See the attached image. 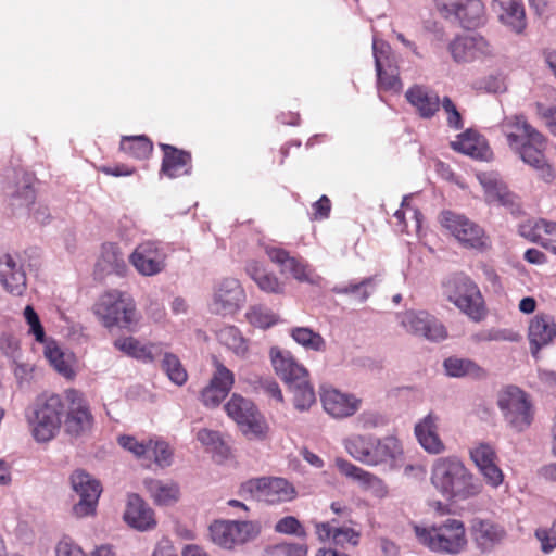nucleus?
<instances>
[{
  "label": "nucleus",
  "instance_id": "60",
  "mask_svg": "<svg viewBox=\"0 0 556 556\" xmlns=\"http://www.w3.org/2000/svg\"><path fill=\"white\" fill-rule=\"evenodd\" d=\"M24 317L29 325V333H31L38 342L45 341V330L35 309L27 305L24 309Z\"/></svg>",
  "mask_w": 556,
  "mask_h": 556
},
{
  "label": "nucleus",
  "instance_id": "31",
  "mask_svg": "<svg viewBox=\"0 0 556 556\" xmlns=\"http://www.w3.org/2000/svg\"><path fill=\"white\" fill-rule=\"evenodd\" d=\"M406 100L416 109L422 118H431L440 109V98L431 89L415 85L405 93Z\"/></svg>",
  "mask_w": 556,
  "mask_h": 556
},
{
  "label": "nucleus",
  "instance_id": "28",
  "mask_svg": "<svg viewBox=\"0 0 556 556\" xmlns=\"http://www.w3.org/2000/svg\"><path fill=\"white\" fill-rule=\"evenodd\" d=\"M124 519L130 527L140 531L152 529L156 523L153 510L137 494L128 495Z\"/></svg>",
  "mask_w": 556,
  "mask_h": 556
},
{
  "label": "nucleus",
  "instance_id": "40",
  "mask_svg": "<svg viewBox=\"0 0 556 556\" xmlns=\"http://www.w3.org/2000/svg\"><path fill=\"white\" fill-rule=\"evenodd\" d=\"M249 384L256 394L264 395L276 403H283V395L277 381L271 377L253 376Z\"/></svg>",
  "mask_w": 556,
  "mask_h": 556
},
{
  "label": "nucleus",
  "instance_id": "10",
  "mask_svg": "<svg viewBox=\"0 0 556 556\" xmlns=\"http://www.w3.org/2000/svg\"><path fill=\"white\" fill-rule=\"evenodd\" d=\"M212 542L225 549H232L254 540L261 533L256 521L215 520L208 527Z\"/></svg>",
  "mask_w": 556,
  "mask_h": 556
},
{
  "label": "nucleus",
  "instance_id": "39",
  "mask_svg": "<svg viewBox=\"0 0 556 556\" xmlns=\"http://www.w3.org/2000/svg\"><path fill=\"white\" fill-rule=\"evenodd\" d=\"M217 339L220 344L225 345L239 356H244L248 352L247 340L235 326H227L218 330Z\"/></svg>",
  "mask_w": 556,
  "mask_h": 556
},
{
  "label": "nucleus",
  "instance_id": "5",
  "mask_svg": "<svg viewBox=\"0 0 556 556\" xmlns=\"http://www.w3.org/2000/svg\"><path fill=\"white\" fill-rule=\"evenodd\" d=\"M93 312L106 328L132 330L138 321L134 300L119 290L103 293L94 304Z\"/></svg>",
  "mask_w": 556,
  "mask_h": 556
},
{
  "label": "nucleus",
  "instance_id": "56",
  "mask_svg": "<svg viewBox=\"0 0 556 556\" xmlns=\"http://www.w3.org/2000/svg\"><path fill=\"white\" fill-rule=\"evenodd\" d=\"M377 73V84L379 89L386 91L397 92L402 88V84L399 77V70H386Z\"/></svg>",
  "mask_w": 556,
  "mask_h": 556
},
{
  "label": "nucleus",
  "instance_id": "35",
  "mask_svg": "<svg viewBox=\"0 0 556 556\" xmlns=\"http://www.w3.org/2000/svg\"><path fill=\"white\" fill-rule=\"evenodd\" d=\"M443 367L445 374L453 378L471 377L483 379L486 377V370L469 358L451 356L444 359Z\"/></svg>",
  "mask_w": 556,
  "mask_h": 556
},
{
  "label": "nucleus",
  "instance_id": "50",
  "mask_svg": "<svg viewBox=\"0 0 556 556\" xmlns=\"http://www.w3.org/2000/svg\"><path fill=\"white\" fill-rule=\"evenodd\" d=\"M149 453L153 454L155 464L161 468L169 467L173 463L174 452L165 441L150 440Z\"/></svg>",
  "mask_w": 556,
  "mask_h": 556
},
{
  "label": "nucleus",
  "instance_id": "1",
  "mask_svg": "<svg viewBox=\"0 0 556 556\" xmlns=\"http://www.w3.org/2000/svg\"><path fill=\"white\" fill-rule=\"evenodd\" d=\"M502 130L509 147L526 164L538 172L542 180L545 182L554 180L555 170L546 162L544 155L546 140L542 134L528 124L522 116L506 118L502 124Z\"/></svg>",
  "mask_w": 556,
  "mask_h": 556
},
{
  "label": "nucleus",
  "instance_id": "58",
  "mask_svg": "<svg viewBox=\"0 0 556 556\" xmlns=\"http://www.w3.org/2000/svg\"><path fill=\"white\" fill-rule=\"evenodd\" d=\"M306 547L296 543H281L266 549L265 556H306Z\"/></svg>",
  "mask_w": 556,
  "mask_h": 556
},
{
  "label": "nucleus",
  "instance_id": "27",
  "mask_svg": "<svg viewBox=\"0 0 556 556\" xmlns=\"http://www.w3.org/2000/svg\"><path fill=\"white\" fill-rule=\"evenodd\" d=\"M0 281L7 291L21 295L26 289V275L23 266L10 254L0 257Z\"/></svg>",
  "mask_w": 556,
  "mask_h": 556
},
{
  "label": "nucleus",
  "instance_id": "17",
  "mask_svg": "<svg viewBox=\"0 0 556 556\" xmlns=\"http://www.w3.org/2000/svg\"><path fill=\"white\" fill-rule=\"evenodd\" d=\"M166 254L156 242L139 244L129 256L130 263L143 276H154L165 268Z\"/></svg>",
  "mask_w": 556,
  "mask_h": 556
},
{
  "label": "nucleus",
  "instance_id": "41",
  "mask_svg": "<svg viewBox=\"0 0 556 556\" xmlns=\"http://www.w3.org/2000/svg\"><path fill=\"white\" fill-rule=\"evenodd\" d=\"M372 54L375 59L376 72H381L391 68L399 70L396 64V58L392 51L391 46L388 42L383 40H377L376 38H374Z\"/></svg>",
  "mask_w": 556,
  "mask_h": 556
},
{
  "label": "nucleus",
  "instance_id": "47",
  "mask_svg": "<svg viewBox=\"0 0 556 556\" xmlns=\"http://www.w3.org/2000/svg\"><path fill=\"white\" fill-rule=\"evenodd\" d=\"M245 317L251 325L263 329L274 326L278 320L276 314H274L268 307L260 304L251 306L248 309Z\"/></svg>",
  "mask_w": 556,
  "mask_h": 556
},
{
  "label": "nucleus",
  "instance_id": "43",
  "mask_svg": "<svg viewBox=\"0 0 556 556\" xmlns=\"http://www.w3.org/2000/svg\"><path fill=\"white\" fill-rule=\"evenodd\" d=\"M152 149V142L144 136L125 137L121 141V150L139 160L147 159Z\"/></svg>",
  "mask_w": 556,
  "mask_h": 556
},
{
  "label": "nucleus",
  "instance_id": "14",
  "mask_svg": "<svg viewBox=\"0 0 556 556\" xmlns=\"http://www.w3.org/2000/svg\"><path fill=\"white\" fill-rule=\"evenodd\" d=\"M225 410L245 435L258 438L264 434V422L251 401L239 394H232L225 405Z\"/></svg>",
  "mask_w": 556,
  "mask_h": 556
},
{
  "label": "nucleus",
  "instance_id": "8",
  "mask_svg": "<svg viewBox=\"0 0 556 556\" xmlns=\"http://www.w3.org/2000/svg\"><path fill=\"white\" fill-rule=\"evenodd\" d=\"M498 407L506 424L515 431L522 432L533 421V408L528 394L520 388L509 386L498 395Z\"/></svg>",
  "mask_w": 556,
  "mask_h": 556
},
{
  "label": "nucleus",
  "instance_id": "6",
  "mask_svg": "<svg viewBox=\"0 0 556 556\" xmlns=\"http://www.w3.org/2000/svg\"><path fill=\"white\" fill-rule=\"evenodd\" d=\"M446 299L475 321L484 317L483 298L479 287L463 273L447 277L443 285Z\"/></svg>",
  "mask_w": 556,
  "mask_h": 556
},
{
  "label": "nucleus",
  "instance_id": "42",
  "mask_svg": "<svg viewBox=\"0 0 556 556\" xmlns=\"http://www.w3.org/2000/svg\"><path fill=\"white\" fill-rule=\"evenodd\" d=\"M377 285V276L368 277L357 283H349L344 286H336L332 292L336 294H351L359 302H365Z\"/></svg>",
  "mask_w": 556,
  "mask_h": 556
},
{
  "label": "nucleus",
  "instance_id": "34",
  "mask_svg": "<svg viewBox=\"0 0 556 556\" xmlns=\"http://www.w3.org/2000/svg\"><path fill=\"white\" fill-rule=\"evenodd\" d=\"M144 486L159 506H170L179 500L180 489L176 482L146 479Z\"/></svg>",
  "mask_w": 556,
  "mask_h": 556
},
{
  "label": "nucleus",
  "instance_id": "18",
  "mask_svg": "<svg viewBox=\"0 0 556 556\" xmlns=\"http://www.w3.org/2000/svg\"><path fill=\"white\" fill-rule=\"evenodd\" d=\"M455 62L468 63L493 54V47L480 35H466L455 38L448 46Z\"/></svg>",
  "mask_w": 556,
  "mask_h": 556
},
{
  "label": "nucleus",
  "instance_id": "59",
  "mask_svg": "<svg viewBox=\"0 0 556 556\" xmlns=\"http://www.w3.org/2000/svg\"><path fill=\"white\" fill-rule=\"evenodd\" d=\"M357 427L364 430L379 428L386 425L384 418L377 412L365 410L356 418Z\"/></svg>",
  "mask_w": 556,
  "mask_h": 556
},
{
  "label": "nucleus",
  "instance_id": "15",
  "mask_svg": "<svg viewBox=\"0 0 556 556\" xmlns=\"http://www.w3.org/2000/svg\"><path fill=\"white\" fill-rule=\"evenodd\" d=\"M441 224L465 247L482 249L486 245L483 229L464 215L450 211L443 212Z\"/></svg>",
  "mask_w": 556,
  "mask_h": 556
},
{
  "label": "nucleus",
  "instance_id": "52",
  "mask_svg": "<svg viewBox=\"0 0 556 556\" xmlns=\"http://www.w3.org/2000/svg\"><path fill=\"white\" fill-rule=\"evenodd\" d=\"M408 199V195L403 198L401 208H399L394 213V218L397 220V225L401 226V230L404 231L407 226L405 222V216L408 213L410 215V218L415 222L416 231H419V229L421 228L422 215L416 207H412L409 205Z\"/></svg>",
  "mask_w": 556,
  "mask_h": 556
},
{
  "label": "nucleus",
  "instance_id": "33",
  "mask_svg": "<svg viewBox=\"0 0 556 556\" xmlns=\"http://www.w3.org/2000/svg\"><path fill=\"white\" fill-rule=\"evenodd\" d=\"M520 233L556 254V223L540 219L529 229L522 227Z\"/></svg>",
  "mask_w": 556,
  "mask_h": 556
},
{
  "label": "nucleus",
  "instance_id": "26",
  "mask_svg": "<svg viewBox=\"0 0 556 556\" xmlns=\"http://www.w3.org/2000/svg\"><path fill=\"white\" fill-rule=\"evenodd\" d=\"M471 531L475 542L483 553L491 552L506 538L505 529L491 520L475 519Z\"/></svg>",
  "mask_w": 556,
  "mask_h": 556
},
{
  "label": "nucleus",
  "instance_id": "2",
  "mask_svg": "<svg viewBox=\"0 0 556 556\" xmlns=\"http://www.w3.org/2000/svg\"><path fill=\"white\" fill-rule=\"evenodd\" d=\"M431 484L445 498L465 501L479 495L483 484L457 456L437 458L431 467Z\"/></svg>",
  "mask_w": 556,
  "mask_h": 556
},
{
  "label": "nucleus",
  "instance_id": "48",
  "mask_svg": "<svg viewBox=\"0 0 556 556\" xmlns=\"http://www.w3.org/2000/svg\"><path fill=\"white\" fill-rule=\"evenodd\" d=\"M12 198V206L18 208H27L35 202V191L30 186V180L26 175H23V181L21 186L9 192Z\"/></svg>",
  "mask_w": 556,
  "mask_h": 556
},
{
  "label": "nucleus",
  "instance_id": "12",
  "mask_svg": "<svg viewBox=\"0 0 556 556\" xmlns=\"http://www.w3.org/2000/svg\"><path fill=\"white\" fill-rule=\"evenodd\" d=\"M66 401L64 432L74 439L88 435L93 427V416L87 401L76 390L66 391Z\"/></svg>",
  "mask_w": 556,
  "mask_h": 556
},
{
  "label": "nucleus",
  "instance_id": "54",
  "mask_svg": "<svg viewBox=\"0 0 556 556\" xmlns=\"http://www.w3.org/2000/svg\"><path fill=\"white\" fill-rule=\"evenodd\" d=\"M198 440L211 451L225 454L227 448L218 431L202 429L197 434Z\"/></svg>",
  "mask_w": 556,
  "mask_h": 556
},
{
  "label": "nucleus",
  "instance_id": "53",
  "mask_svg": "<svg viewBox=\"0 0 556 556\" xmlns=\"http://www.w3.org/2000/svg\"><path fill=\"white\" fill-rule=\"evenodd\" d=\"M118 444L129 453L134 454L137 458H142L149 454L150 440L138 441L132 435H119L117 439Z\"/></svg>",
  "mask_w": 556,
  "mask_h": 556
},
{
  "label": "nucleus",
  "instance_id": "45",
  "mask_svg": "<svg viewBox=\"0 0 556 556\" xmlns=\"http://www.w3.org/2000/svg\"><path fill=\"white\" fill-rule=\"evenodd\" d=\"M293 393L294 407L300 412L311 408L316 402L314 389L309 381H300L298 384L289 387Z\"/></svg>",
  "mask_w": 556,
  "mask_h": 556
},
{
  "label": "nucleus",
  "instance_id": "64",
  "mask_svg": "<svg viewBox=\"0 0 556 556\" xmlns=\"http://www.w3.org/2000/svg\"><path fill=\"white\" fill-rule=\"evenodd\" d=\"M0 350L2 353L11 358L13 362H16L21 358V350L18 340L11 334H3L0 338Z\"/></svg>",
  "mask_w": 556,
  "mask_h": 556
},
{
  "label": "nucleus",
  "instance_id": "19",
  "mask_svg": "<svg viewBox=\"0 0 556 556\" xmlns=\"http://www.w3.org/2000/svg\"><path fill=\"white\" fill-rule=\"evenodd\" d=\"M440 416L430 410L414 426V434L419 445L430 455H440L446 446L439 434Z\"/></svg>",
  "mask_w": 556,
  "mask_h": 556
},
{
  "label": "nucleus",
  "instance_id": "38",
  "mask_svg": "<svg viewBox=\"0 0 556 556\" xmlns=\"http://www.w3.org/2000/svg\"><path fill=\"white\" fill-rule=\"evenodd\" d=\"M484 16V5L481 0H462L458 11L455 15L464 27H477L482 23Z\"/></svg>",
  "mask_w": 556,
  "mask_h": 556
},
{
  "label": "nucleus",
  "instance_id": "9",
  "mask_svg": "<svg viewBox=\"0 0 556 556\" xmlns=\"http://www.w3.org/2000/svg\"><path fill=\"white\" fill-rule=\"evenodd\" d=\"M239 494L267 504L289 502L296 495L294 486L283 478L262 477L250 479L240 486Z\"/></svg>",
  "mask_w": 556,
  "mask_h": 556
},
{
  "label": "nucleus",
  "instance_id": "51",
  "mask_svg": "<svg viewBox=\"0 0 556 556\" xmlns=\"http://www.w3.org/2000/svg\"><path fill=\"white\" fill-rule=\"evenodd\" d=\"M46 357L54 369L62 376L66 378H72L74 376L71 365L65 361L64 354L58 346H47Z\"/></svg>",
  "mask_w": 556,
  "mask_h": 556
},
{
  "label": "nucleus",
  "instance_id": "24",
  "mask_svg": "<svg viewBox=\"0 0 556 556\" xmlns=\"http://www.w3.org/2000/svg\"><path fill=\"white\" fill-rule=\"evenodd\" d=\"M488 203H498L514 211L518 206L517 197L507 189L504 181L494 173H481L477 176Z\"/></svg>",
  "mask_w": 556,
  "mask_h": 556
},
{
  "label": "nucleus",
  "instance_id": "20",
  "mask_svg": "<svg viewBox=\"0 0 556 556\" xmlns=\"http://www.w3.org/2000/svg\"><path fill=\"white\" fill-rule=\"evenodd\" d=\"M215 371L210 383L202 390L201 400L207 407L218 406L230 392L235 376L224 364L215 359Z\"/></svg>",
  "mask_w": 556,
  "mask_h": 556
},
{
  "label": "nucleus",
  "instance_id": "63",
  "mask_svg": "<svg viewBox=\"0 0 556 556\" xmlns=\"http://www.w3.org/2000/svg\"><path fill=\"white\" fill-rule=\"evenodd\" d=\"M13 363L15 364L13 372L18 386L21 388L29 386L34 378V365L29 363L20 362V359Z\"/></svg>",
  "mask_w": 556,
  "mask_h": 556
},
{
  "label": "nucleus",
  "instance_id": "61",
  "mask_svg": "<svg viewBox=\"0 0 556 556\" xmlns=\"http://www.w3.org/2000/svg\"><path fill=\"white\" fill-rule=\"evenodd\" d=\"M336 465L340 472H342L344 476L352 478L363 484V481L368 476V471L364 470L363 468L352 464L349 460L338 458L336 460Z\"/></svg>",
  "mask_w": 556,
  "mask_h": 556
},
{
  "label": "nucleus",
  "instance_id": "57",
  "mask_svg": "<svg viewBox=\"0 0 556 556\" xmlns=\"http://www.w3.org/2000/svg\"><path fill=\"white\" fill-rule=\"evenodd\" d=\"M270 357L277 375H286V371H290V369L296 363L294 357L289 352H282L275 348L270 350Z\"/></svg>",
  "mask_w": 556,
  "mask_h": 556
},
{
  "label": "nucleus",
  "instance_id": "21",
  "mask_svg": "<svg viewBox=\"0 0 556 556\" xmlns=\"http://www.w3.org/2000/svg\"><path fill=\"white\" fill-rule=\"evenodd\" d=\"M556 337V323L547 314L535 315L528 328V339L531 355L539 358L540 350L549 345Z\"/></svg>",
  "mask_w": 556,
  "mask_h": 556
},
{
  "label": "nucleus",
  "instance_id": "13",
  "mask_svg": "<svg viewBox=\"0 0 556 556\" xmlns=\"http://www.w3.org/2000/svg\"><path fill=\"white\" fill-rule=\"evenodd\" d=\"M70 482L72 490L79 496L78 503L73 506L74 515L79 518L93 515L102 492L101 483L83 469L74 470Z\"/></svg>",
  "mask_w": 556,
  "mask_h": 556
},
{
  "label": "nucleus",
  "instance_id": "7",
  "mask_svg": "<svg viewBox=\"0 0 556 556\" xmlns=\"http://www.w3.org/2000/svg\"><path fill=\"white\" fill-rule=\"evenodd\" d=\"M419 541L433 552L457 554L467 544L465 527L458 519H446L430 528H416Z\"/></svg>",
  "mask_w": 556,
  "mask_h": 556
},
{
  "label": "nucleus",
  "instance_id": "36",
  "mask_svg": "<svg viewBox=\"0 0 556 556\" xmlns=\"http://www.w3.org/2000/svg\"><path fill=\"white\" fill-rule=\"evenodd\" d=\"M247 273L262 291L276 294L283 292V285L276 275L268 273L258 262H249Z\"/></svg>",
  "mask_w": 556,
  "mask_h": 556
},
{
  "label": "nucleus",
  "instance_id": "55",
  "mask_svg": "<svg viewBox=\"0 0 556 556\" xmlns=\"http://www.w3.org/2000/svg\"><path fill=\"white\" fill-rule=\"evenodd\" d=\"M470 458L480 469L484 466L495 463L496 454L491 445L481 443L478 446L470 450Z\"/></svg>",
  "mask_w": 556,
  "mask_h": 556
},
{
  "label": "nucleus",
  "instance_id": "44",
  "mask_svg": "<svg viewBox=\"0 0 556 556\" xmlns=\"http://www.w3.org/2000/svg\"><path fill=\"white\" fill-rule=\"evenodd\" d=\"M291 336L294 339V341L302 346H304L307 350L312 351H324L326 348V342L324 338L317 333L314 332L312 329L306 327H298L292 329Z\"/></svg>",
  "mask_w": 556,
  "mask_h": 556
},
{
  "label": "nucleus",
  "instance_id": "62",
  "mask_svg": "<svg viewBox=\"0 0 556 556\" xmlns=\"http://www.w3.org/2000/svg\"><path fill=\"white\" fill-rule=\"evenodd\" d=\"M441 105L447 115V125L455 130L462 129L464 126L462 115L451 98L444 97L441 100Z\"/></svg>",
  "mask_w": 556,
  "mask_h": 556
},
{
  "label": "nucleus",
  "instance_id": "22",
  "mask_svg": "<svg viewBox=\"0 0 556 556\" xmlns=\"http://www.w3.org/2000/svg\"><path fill=\"white\" fill-rule=\"evenodd\" d=\"M266 254L273 263L280 267L281 274H290L300 282H316L309 266L302 260L290 256L288 251L276 247H269L266 248Z\"/></svg>",
  "mask_w": 556,
  "mask_h": 556
},
{
  "label": "nucleus",
  "instance_id": "25",
  "mask_svg": "<svg viewBox=\"0 0 556 556\" xmlns=\"http://www.w3.org/2000/svg\"><path fill=\"white\" fill-rule=\"evenodd\" d=\"M492 8L503 25L516 34L523 33L527 20L522 0H493Z\"/></svg>",
  "mask_w": 556,
  "mask_h": 556
},
{
  "label": "nucleus",
  "instance_id": "46",
  "mask_svg": "<svg viewBox=\"0 0 556 556\" xmlns=\"http://www.w3.org/2000/svg\"><path fill=\"white\" fill-rule=\"evenodd\" d=\"M162 368L172 382L182 386L188 379L186 369L182 367L179 358L173 353H164Z\"/></svg>",
  "mask_w": 556,
  "mask_h": 556
},
{
  "label": "nucleus",
  "instance_id": "16",
  "mask_svg": "<svg viewBox=\"0 0 556 556\" xmlns=\"http://www.w3.org/2000/svg\"><path fill=\"white\" fill-rule=\"evenodd\" d=\"M401 326L409 333L430 341H442L447 337L443 324L427 312L408 311L399 315Z\"/></svg>",
  "mask_w": 556,
  "mask_h": 556
},
{
  "label": "nucleus",
  "instance_id": "11",
  "mask_svg": "<svg viewBox=\"0 0 556 556\" xmlns=\"http://www.w3.org/2000/svg\"><path fill=\"white\" fill-rule=\"evenodd\" d=\"M245 302V291L240 281L232 277L218 280L213 287L210 312L227 316L237 313Z\"/></svg>",
  "mask_w": 556,
  "mask_h": 556
},
{
  "label": "nucleus",
  "instance_id": "30",
  "mask_svg": "<svg viewBox=\"0 0 556 556\" xmlns=\"http://www.w3.org/2000/svg\"><path fill=\"white\" fill-rule=\"evenodd\" d=\"M160 148L164 152L161 173L169 178L190 173L191 155L189 152L166 143H160Z\"/></svg>",
  "mask_w": 556,
  "mask_h": 556
},
{
  "label": "nucleus",
  "instance_id": "32",
  "mask_svg": "<svg viewBox=\"0 0 556 556\" xmlns=\"http://www.w3.org/2000/svg\"><path fill=\"white\" fill-rule=\"evenodd\" d=\"M114 346L124 354L143 363L154 362L162 354L157 344H142L134 337L119 338L114 341Z\"/></svg>",
  "mask_w": 556,
  "mask_h": 556
},
{
  "label": "nucleus",
  "instance_id": "29",
  "mask_svg": "<svg viewBox=\"0 0 556 556\" xmlns=\"http://www.w3.org/2000/svg\"><path fill=\"white\" fill-rule=\"evenodd\" d=\"M451 147L476 160L489 161L492 157V151L485 140L473 130H466L457 135L456 139L451 142Z\"/></svg>",
  "mask_w": 556,
  "mask_h": 556
},
{
  "label": "nucleus",
  "instance_id": "4",
  "mask_svg": "<svg viewBox=\"0 0 556 556\" xmlns=\"http://www.w3.org/2000/svg\"><path fill=\"white\" fill-rule=\"evenodd\" d=\"M64 413L65 404L60 395L38 397L26 415L35 441L47 443L53 440L60 431Z\"/></svg>",
  "mask_w": 556,
  "mask_h": 556
},
{
  "label": "nucleus",
  "instance_id": "49",
  "mask_svg": "<svg viewBox=\"0 0 556 556\" xmlns=\"http://www.w3.org/2000/svg\"><path fill=\"white\" fill-rule=\"evenodd\" d=\"M470 340L476 344L492 341H517L518 336L505 329L491 328L471 334Z\"/></svg>",
  "mask_w": 556,
  "mask_h": 556
},
{
  "label": "nucleus",
  "instance_id": "3",
  "mask_svg": "<svg viewBox=\"0 0 556 556\" xmlns=\"http://www.w3.org/2000/svg\"><path fill=\"white\" fill-rule=\"evenodd\" d=\"M344 446L351 457L369 467L394 470L403 458L402 443L394 435L352 434L344 440Z\"/></svg>",
  "mask_w": 556,
  "mask_h": 556
},
{
  "label": "nucleus",
  "instance_id": "37",
  "mask_svg": "<svg viewBox=\"0 0 556 556\" xmlns=\"http://www.w3.org/2000/svg\"><path fill=\"white\" fill-rule=\"evenodd\" d=\"M316 531L320 539H331L337 545L355 546L358 544L359 534L350 527H337L330 522H323L316 526Z\"/></svg>",
  "mask_w": 556,
  "mask_h": 556
},
{
  "label": "nucleus",
  "instance_id": "23",
  "mask_svg": "<svg viewBox=\"0 0 556 556\" xmlns=\"http://www.w3.org/2000/svg\"><path fill=\"white\" fill-rule=\"evenodd\" d=\"M321 403L327 414L333 418L343 419L353 416L359 409L362 400L354 394L328 389L321 394Z\"/></svg>",
  "mask_w": 556,
  "mask_h": 556
}]
</instances>
